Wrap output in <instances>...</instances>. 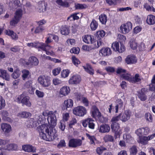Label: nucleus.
<instances>
[{
    "mask_svg": "<svg viewBox=\"0 0 155 155\" xmlns=\"http://www.w3.org/2000/svg\"><path fill=\"white\" fill-rule=\"evenodd\" d=\"M56 2L59 6L68 8L69 6V4L68 2H63L62 0H57Z\"/></svg>",
    "mask_w": 155,
    "mask_h": 155,
    "instance_id": "34",
    "label": "nucleus"
},
{
    "mask_svg": "<svg viewBox=\"0 0 155 155\" xmlns=\"http://www.w3.org/2000/svg\"><path fill=\"white\" fill-rule=\"evenodd\" d=\"M22 150L25 152L28 153L36 152V147L30 144H24L22 146Z\"/></svg>",
    "mask_w": 155,
    "mask_h": 155,
    "instance_id": "14",
    "label": "nucleus"
},
{
    "mask_svg": "<svg viewBox=\"0 0 155 155\" xmlns=\"http://www.w3.org/2000/svg\"><path fill=\"white\" fill-rule=\"evenodd\" d=\"M131 113L128 110H125L123 113L120 114V120L123 122H126L128 120L130 117Z\"/></svg>",
    "mask_w": 155,
    "mask_h": 155,
    "instance_id": "13",
    "label": "nucleus"
},
{
    "mask_svg": "<svg viewBox=\"0 0 155 155\" xmlns=\"http://www.w3.org/2000/svg\"><path fill=\"white\" fill-rule=\"evenodd\" d=\"M111 47L115 51H118L120 53H122L125 50V48L124 45L121 43H120V48H119V43L117 41L114 42L112 44Z\"/></svg>",
    "mask_w": 155,
    "mask_h": 155,
    "instance_id": "8",
    "label": "nucleus"
},
{
    "mask_svg": "<svg viewBox=\"0 0 155 155\" xmlns=\"http://www.w3.org/2000/svg\"><path fill=\"white\" fill-rule=\"evenodd\" d=\"M20 19L14 17V18L10 22V25L12 26H15L18 22Z\"/></svg>",
    "mask_w": 155,
    "mask_h": 155,
    "instance_id": "51",
    "label": "nucleus"
},
{
    "mask_svg": "<svg viewBox=\"0 0 155 155\" xmlns=\"http://www.w3.org/2000/svg\"><path fill=\"white\" fill-rule=\"evenodd\" d=\"M99 53L101 56L105 57L110 55L112 53V51L109 48H103L100 50Z\"/></svg>",
    "mask_w": 155,
    "mask_h": 155,
    "instance_id": "17",
    "label": "nucleus"
},
{
    "mask_svg": "<svg viewBox=\"0 0 155 155\" xmlns=\"http://www.w3.org/2000/svg\"><path fill=\"white\" fill-rule=\"evenodd\" d=\"M1 128L5 135L8 134L12 130L11 126L9 124L6 123H2L1 124Z\"/></svg>",
    "mask_w": 155,
    "mask_h": 155,
    "instance_id": "15",
    "label": "nucleus"
},
{
    "mask_svg": "<svg viewBox=\"0 0 155 155\" xmlns=\"http://www.w3.org/2000/svg\"><path fill=\"white\" fill-rule=\"evenodd\" d=\"M129 45L131 49L133 50L136 49L137 47V43L135 39L130 40L129 42Z\"/></svg>",
    "mask_w": 155,
    "mask_h": 155,
    "instance_id": "35",
    "label": "nucleus"
},
{
    "mask_svg": "<svg viewBox=\"0 0 155 155\" xmlns=\"http://www.w3.org/2000/svg\"><path fill=\"white\" fill-rule=\"evenodd\" d=\"M111 129L115 133V135L117 137H120L122 133V130L120 127V124L118 123L111 124Z\"/></svg>",
    "mask_w": 155,
    "mask_h": 155,
    "instance_id": "7",
    "label": "nucleus"
},
{
    "mask_svg": "<svg viewBox=\"0 0 155 155\" xmlns=\"http://www.w3.org/2000/svg\"><path fill=\"white\" fill-rule=\"evenodd\" d=\"M125 61L126 63L128 64H134L137 62V59L135 55L131 54L127 57Z\"/></svg>",
    "mask_w": 155,
    "mask_h": 155,
    "instance_id": "11",
    "label": "nucleus"
},
{
    "mask_svg": "<svg viewBox=\"0 0 155 155\" xmlns=\"http://www.w3.org/2000/svg\"><path fill=\"white\" fill-rule=\"evenodd\" d=\"M5 105V101L4 98L0 96V110L4 107Z\"/></svg>",
    "mask_w": 155,
    "mask_h": 155,
    "instance_id": "59",
    "label": "nucleus"
},
{
    "mask_svg": "<svg viewBox=\"0 0 155 155\" xmlns=\"http://www.w3.org/2000/svg\"><path fill=\"white\" fill-rule=\"evenodd\" d=\"M143 128H140L137 130L135 131V134L139 136H141L142 135H144L143 134Z\"/></svg>",
    "mask_w": 155,
    "mask_h": 155,
    "instance_id": "63",
    "label": "nucleus"
},
{
    "mask_svg": "<svg viewBox=\"0 0 155 155\" xmlns=\"http://www.w3.org/2000/svg\"><path fill=\"white\" fill-rule=\"evenodd\" d=\"M22 4L24 6L23 10L24 11L25 10V7H26L27 9L31 7V3L28 1H27L25 0H23L22 1Z\"/></svg>",
    "mask_w": 155,
    "mask_h": 155,
    "instance_id": "41",
    "label": "nucleus"
},
{
    "mask_svg": "<svg viewBox=\"0 0 155 155\" xmlns=\"http://www.w3.org/2000/svg\"><path fill=\"white\" fill-rule=\"evenodd\" d=\"M31 115V114L28 112L23 111L19 114L18 115L22 118H27L30 117Z\"/></svg>",
    "mask_w": 155,
    "mask_h": 155,
    "instance_id": "42",
    "label": "nucleus"
},
{
    "mask_svg": "<svg viewBox=\"0 0 155 155\" xmlns=\"http://www.w3.org/2000/svg\"><path fill=\"white\" fill-rule=\"evenodd\" d=\"M147 137L145 136H140L139 137L137 142L143 145H146L147 144L148 142Z\"/></svg>",
    "mask_w": 155,
    "mask_h": 155,
    "instance_id": "30",
    "label": "nucleus"
},
{
    "mask_svg": "<svg viewBox=\"0 0 155 155\" xmlns=\"http://www.w3.org/2000/svg\"><path fill=\"white\" fill-rule=\"evenodd\" d=\"M150 90L151 91H155V78L153 76L152 80V83L149 85Z\"/></svg>",
    "mask_w": 155,
    "mask_h": 155,
    "instance_id": "55",
    "label": "nucleus"
},
{
    "mask_svg": "<svg viewBox=\"0 0 155 155\" xmlns=\"http://www.w3.org/2000/svg\"><path fill=\"white\" fill-rule=\"evenodd\" d=\"M105 32L103 30L97 31L95 35L97 39H102L105 35Z\"/></svg>",
    "mask_w": 155,
    "mask_h": 155,
    "instance_id": "32",
    "label": "nucleus"
},
{
    "mask_svg": "<svg viewBox=\"0 0 155 155\" xmlns=\"http://www.w3.org/2000/svg\"><path fill=\"white\" fill-rule=\"evenodd\" d=\"M69 33V30L68 27L66 26H64L62 27L61 31V34L64 35H68Z\"/></svg>",
    "mask_w": 155,
    "mask_h": 155,
    "instance_id": "46",
    "label": "nucleus"
},
{
    "mask_svg": "<svg viewBox=\"0 0 155 155\" xmlns=\"http://www.w3.org/2000/svg\"><path fill=\"white\" fill-rule=\"evenodd\" d=\"M132 25L130 22H128L126 23L123 24L120 27L119 31L123 34L128 33L132 29Z\"/></svg>",
    "mask_w": 155,
    "mask_h": 155,
    "instance_id": "6",
    "label": "nucleus"
},
{
    "mask_svg": "<svg viewBox=\"0 0 155 155\" xmlns=\"http://www.w3.org/2000/svg\"><path fill=\"white\" fill-rule=\"evenodd\" d=\"M121 77L124 79L131 82L132 76L130 74H122L121 75Z\"/></svg>",
    "mask_w": 155,
    "mask_h": 155,
    "instance_id": "43",
    "label": "nucleus"
},
{
    "mask_svg": "<svg viewBox=\"0 0 155 155\" xmlns=\"http://www.w3.org/2000/svg\"><path fill=\"white\" fill-rule=\"evenodd\" d=\"M103 41L102 39H97L96 44L95 43V45L93 47H92V48L94 49L98 48L101 45Z\"/></svg>",
    "mask_w": 155,
    "mask_h": 155,
    "instance_id": "47",
    "label": "nucleus"
},
{
    "mask_svg": "<svg viewBox=\"0 0 155 155\" xmlns=\"http://www.w3.org/2000/svg\"><path fill=\"white\" fill-rule=\"evenodd\" d=\"M38 82L43 87H48L50 84V81L48 76L46 75L40 76L38 79Z\"/></svg>",
    "mask_w": 155,
    "mask_h": 155,
    "instance_id": "5",
    "label": "nucleus"
},
{
    "mask_svg": "<svg viewBox=\"0 0 155 155\" xmlns=\"http://www.w3.org/2000/svg\"><path fill=\"white\" fill-rule=\"evenodd\" d=\"M22 73L21 77L23 80L28 79L31 77L30 73L28 70L24 69L22 71Z\"/></svg>",
    "mask_w": 155,
    "mask_h": 155,
    "instance_id": "27",
    "label": "nucleus"
},
{
    "mask_svg": "<svg viewBox=\"0 0 155 155\" xmlns=\"http://www.w3.org/2000/svg\"><path fill=\"white\" fill-rule=\"evenodd\" d=\"M118 108L119 105L118 104L116 105L115 107H114L111 104L109 106L108 111L110 113H113L114 112L117 113L118 112Z\"/></svg>",
    "mask_w": 155,
    "mask_h": 155,
    "instance_id": "31",
    "label": "nucleus"
},
{
    "mask_svg": "<svg viewBox=\"0 0 155 155\" xmlns=\"http://www.w3.org/2000/svg\"><path fill=\"white\" fill-rule=\"evenodd\" d=\"M145 117L146 120L150 122H152L153 120V118L151 114L149 113H146L145 115Z\"/></svg>",
    "mask_w": 155,
    "mask_h": 155,
    "instance_id": "60",
    "label": "nucleus"
},
{
    "mask_svg": "<svg viewBox=\"0 0 155 155\" xmlns=\"http://www.w3.org/2000/svg\"><path fill=\"white\" fill-rule=\"evenodd\" d=\"M5 33L6 35L11 37V38L14 40H17L18 37L17 35L13 31L10 30H6Z\"/></svg>",
    "mask_w": 155,
    "mask_h": 155,
    "instance_id": "21",
    "label": "nucleus"
},
{
    "mask_svg": "<svg viewBox=\"0 0 155 155\" xmlns=\"http://www.w3.org/2000/svg\"><path fill=\"white\" fill-rule=\"evenodd\" d=\"M43 120L41 115H36L34 118H31L26 123L27 126L28 127L33 128L36 127L38 124Z\"/></svg>",
    "mask_w": 155,
    "mask_h": 155,
    "instance_id": "3",
    "label": "nucleus"
},
{
    "mask_svg": "<svg viewBox=\"0 0 155 155\" xmlns=\"http://www.w3.org/2000/svg\"><path fill=\"white\" fill-rule=\"evenodd\" d=\"M70 87L67 86H64L61 87L59 91V94L61 97L65 96L70 93Z\"/></svg>",
    "mask_w": 155,
    "mask_h": 155,
    "instance_id": "16",
    "label": "nucleus"
},
{
    "mask_svg": "<svg viewBox=\"0 0 155 155\" xmlns=\"http://www.w3.org/2000/svg\"><path fill=\"white\" fill-rule=\"evenodd\" d=\"M97 22L94 19H93L90 24V27L92 31H94L98 27Z\"/></svg>",
    "mask_w": 155,
    "mask_h": 155,
    "instance_id": "38",
    "label": "nucleus"
},
{
    "mask_svg": "<svg viewBox=\"0 0 155 155\" xmlns=\"http://www.w3.org/2000/svg\"><path fill=\"white\" fill-rule=\"evenodd\" d=\"M39 63L38 59L35 57L32 56L30 57L28 59V62L24 63L26 65L31 64L32 65H37Z\"/></svg>",
    "mask_w": 155,
    "mask_h": 155,
    "instance_id": "19",
    "label": "nucleus"
},
{
    "mask_svg": "<svg viewBox=\"0 0 155 155\" xmlns=\"http://www.w3.org/2000/svg\"><path fill=\"white\" fill-rule=\"evenodd\" d=\"M85 71L91 75L94 74V71L91 66L87 65L86 66H83Z\"/></svg>",
    "mask_w": 155,
    "mask_h": 155,
    "instance_id": "40",
    "label": "nucleus"
},
{
    "mask_svg": "<svg viewBox=\"0 0 155 155\" xmlns=\"http://www.w3.org/2000/svg\"><path fill=\"white\" fill-rule=\"evenodd\" d=\"M144 7L147 11L155 12V8L147 4H145Z\"/></svg>",
    "mask_w": 155,
    "mask_h": 155,
    "instance_id": "57",
    "label": "nucleus"
},
{
    "mask_svg": "<svg viewBox=\"0 0 155 155\" xmlns=\"http://www.w3.org/2000/svg\"><path fill=\"white\" fill-rule=\"evenodd\" d=\"M123 138L127 143H130L132 140V138L129 134H125L123 135Z\"/></svg>",
    "mask_w": 155,
    "mask_h": 155,
    "instance_id": "44",
    "label": "nucleus"
},
{
    "mask_svg": "<svg viewBox=\"0 0 155 155\" xmlns=\"http://www.w3.org/2000/svg\"><path fill=\"white\" fill-rule=\"evenodd\" d=\"M117 39L121 43L125 41L126 39V38L125 36L119 34L117 36Z\"/></svg>",
    "mask_w": 155,
    "mask_h": 155,
    "instance_id": "49",
    "label": "nucleus"
},
{
    "mask_svg": "<svg viewBox=\"0 0 155 155\" xmlns=\"http://www.w3.org/2000/svg\"><path fill=\"white\" fill-rule=\"evenodd\" d=\"M106 148L102 147H98L97 148L96 151L97 153L99 155H101L103 151L106 150Z\"/></svg>",
    "mask_w": 155,
    "mask_h": 155,
    "instance_id": "61",
    "label": "nucleus"
},
{
    "mask_svg": "<svg viewBox=\"0 0 155 155\" xmlns=\"http://www.w3.org/2000/svg\"><path fill=\"white\" fill-rule=\"evenodd\" d=\"M145 89H142L138 94V97L141 101H145L147 99V97L145 93Z\"/></svg>",
    "mask_w": 155,
    "mask_h": 155,
    "instance_id": "25",
    "label": "nucleus"
},
{
    "mask_svg": "<svg viewBox=\"0 0 155 155\" xmlns=\"http://www.w3.org/2000/svg\"><path fill=\"white\" fill-rule=\"evenodd\" d=\"M20 75V72L18 69H16L12 74V77L14 79L18 78Z\"/></svg>",
    "mask_w": 155,
    "mask_h": 155,
    "instance_id": "45",
    "label": "nucleus"
},
{
    "mask_svg": "<svg viewBox=\"0 0 155 155\" xmlns=\"http://www.w3.org/2000/svg\"><path fill=\"white\" fill-rule=\"evenodd\" d=\"M73 101L71 99H68L64 102V106L65 108H71L73 106Z\"/></svg>",
    "mask_w": 155,
    "mask_h": 155,
    "instance_id": "28",
    "label": "nucleus"
},
{
    "mask_svg": "<svg viewBox=\"0 0 155 155\" xmlns=\"http://www.w3.org/2000/svg\"><path fill=\"white\" fill-rule=\"evenodd\" d=\"M147 23L149 25H153L155 24V16L149 15H147Z\"/></svg>",
    "mask_w": 155,
    "mask_h": 155,
    "instance_id": "24",
    "label": "nucleus"
},
{
    "mask_svg": "<svg viewBox=\"0 0 155 155\" xmlns=\"http://www.w3.org/2000/svg\"><path fill=\"white\" fill-rule=\"evenodd\" d=\"M77 122L76 119L75 118H73L70 121L68 127L70 128H72L73 125H74Z\"/></svg>",
    "mask_w": 155,
    "mask_h": 155,
    "instance_id": "53",
    "label": "nucleus"
},
{
    "mask_svg": "<svg viewBox=\"0 0 155 155\" xmlns=\"http://www.w3.org/2000/svg\"><path fill=\"white\" fill-rule=\"evenodd\" d=\"M21 103L28 107H30L31 105V103L29 101V97H28L25 96V95L22 99Z\"/></svg>",
    "mask_w": 155,
    "mask_h": 155,
    "instance_id": "33",
    "label": "nucleus"
},
{
    "mask_svg": "<svg viewBox=\"0 0 155 155\" xmlns=\"http://www.w3.org/2000/svg\"><path fill=\"white\" fill-rule=\"evenodd\" d=\"M73 113L75 115L80 117H83L87 113L86 109L82 106H78L74 108Z\"/></svg>",
    "mask_w": 155,
    "mask_h": 155,
    "instance_id": "4",
    "label": "nucleus"
},
{
    "mask_svg": "<svg viewBox=\"0 0 155 155\" xmlns=\"http://www.w3.org/2000/svg\"><path fill=\"white\" fill-rule=\"evenodd\" d=\"M5 150L8 151H16L18 149V145L15 143H10L7 144L5 147Z\"/></svg>",
    "mask_w": 155,
    "mask_h": 155,
    "instance_id": "18",
    "label": "nucleus"
},
{
    "mask_svg": "<svg viewBox=\"0 0 155 155\" xmlns=\"http://www.w3.org/2000/svg\"><path fill=\"white\" fill-rule=\"evenodd\" d=\"M38 11L39 12H43L46 10V6L45 3L44 2H40L38 4L37 8Z\"/></svg>",
    "mask_w": 155,
    "mask_h": 155,
    "instance_id": "23",
    "label": "nucleus"
},
{
    "mask_svg": "<svg viewBox=\"0 0 155 155\" xmlns=\"http://www.w3.org/2000/svg\"><path fill=\"white\" fill-rule=\"evenodd\" d=\"M81 81L80 76L78 74L73 75L71 76L68 80L69 84H77Z\"/></svg>",
    "mask_w": 155,
    "mask_h": 155,
    "instance_id": "9",
    "label": "nucleus"
},
{
    "mask_svg": "<svg viewBox=\"0 0 155 155\" xmlns=\"http://www.w3.org/2000/svg\"><path fill=\"white\" fill-rule=\"evenodd\" d=\"M32 81H28L24 84L23 88L24 89H28L32 86Z\"/></svg>",
    "mask_w": 155,
    "mask_h": 155,
    "instance_id": "64",
    "label": "nucleus"
},
{
    "mask_svg": "<svg viewBox=\"0 0 155 155\" xmlns=\"http://www.w3.org/2000/svg\"><path fill=\"white\" fill-rule=\"evenodd\" d=\"M72 60L73 64L76 66L80 63V61L78 58L74 56H72Z\"/></svg>",
    "mask_w": 155,
    "mask_h": 155,
    "instance_id": "52",
    "label": "nucleus"
},
{
    "mask_svg": "<svg viewBox=\"0 0 155 155\" xmlns=\"http://www.w3.org/2000/svg\"><path fill=\"white\" fill-rule=\"evenodd\" d=\"M0 77L6 81H10V75L5 70L0 69Z\"/></svg>",
    "mask_w": 155,
    "mask_h": 155,
    "instance_id": "22",
    "label": "nucleus"
},
{
    "mask_svg": "<svg viewBox=\"0 0 155 155\" xmlns=\"http://www.w3.org/2000/svg\"><path fill=\"white\" fill-rule=\"evenodd\" d=\"M78 13H74L71 15L70 17H68L67 19L68 20H77L79 18V17L77 16L78 14H79Z\"/></svg>",
    "mask_w": 155,
    "mask_h": 155,
    "instance_id": "58",
    "label": "nucleus"
},
{
    "mask_svg": "<svg viewBox=\"0 0 155 155\" xmlns=\"http://www.w3.org/2000/svg\"><path fill=\"white\" fill-rule=\"evenodd\" d=\"M91 118H87L83 120L82 122L83 126L84 127H86L88 125V126L89 122L88 121L91 120Z\"/></svg>",
    "mask_w": 155,
    "mask_h": 155,
    "instance_id": "62",
    "label": "nucleus"
},
{
    "mask_svg": "<svg viewBox=\"0 0 155 155\" xmlns=\"http://www.w3.org/2000/svg\"><path fill=\"white\" fill-rule=\"evenodd\" d=\"M99 110L97 108L96 106H93L92 107L91 110L92 116L93 117H96V114L97 112H98Z\"/></svg>",
    "mask_w": 155,
    "mask_h": 155,
    "instance_id": "54",
    "label": "nucleus"
},
{
    "mask_svg": "<svg viewBox=\"0 0 155 155\" xmlns=\"http://www.w3.org/2000/svg\"><path fill=\"white\" fill-rule=\"evenodd\" d=\"M56 112H53L51 111L47 110L43 112L42 115L44 117H43V120L45 119V117L48 116V120L49 124L52 126H55L56 124Z\"/></svg>",
    "mask_w": 155,
    "mask_h": 155,
    "instance_id": "2",
    "label": "nucleus"
},
{
    "mask_svg": "<svg viewBox=\"0 0 155 155\" xmlns=\"http://www.w3.org/2000/svg\"><path fill=\"white\" fill-rule=\"evenodd\" d=\"M130 151L131 155H136L137 152V147L135 146H133L130 148Z\"/></svg>",
    "mask_w": 155,
    "mask_h": 155,
    "instance_id": "50",
    "label": "nucleus"
},
{
    "mask_svg": "<svg viewBox=\"0 0 155 155\" xmlns=\"http://www.w3.org/2000/svg\"><path fill=\"white\" fill-rule=\"evenodd\" d=\"M83 40L85 43L87 44H93L94 42V38L93 36L85 35L83 37Z\"/></svg>",
    "mask_w": 155,
    "mask_h": 155,
    "instance_id": "20",
    "label": "nucleus"
},
{
    "mask_svg": "<svg viewBox=\"0 0 155 155\" xmlns=\"http://www.w3.org/2000/svg\"><path fill=\"white\" fill-rule=\"evenodd\" d=\"M42 43L35 41L27 43V45L29 47L40 48Z\"/></svg>",
    "mask_w": 155,
    "mask_h": 155,
    "instance_id": "26",
    "label": "nucleus"
},
{
    "mask_svg": "<svg viewBox=\"0 0 155 155\" xmlns=\"http://www.w3.org/2000/svg\"><path fill=\"white\" fill-rule=\"evenodd\" d=\"M99 19L100 22L103 24H105L107 21V17L104 14L100 15L99 17Z\"/></svg>",
    "mask_w": 155,
    "mask_h": 155,
    "instance_id": "36",
    "label": "nucleus"
},
{
    "mask_svg": "<svg viewBox=\"0 0 155 155\" xmlns=\"http://www.w3.org/2000/svg\"><path fill=\"white\" fill-rule=\"evenodd\" d=\"M40 49L46 52V54L48 55L53 56L54 53L51 50L52 47L48 45H46L45 44L41 43Z\"/></svg>",
    "mask_w": 155,
    "mask_h": 155,
    "instance_id": "10",
    "label": "nucleus"
},
{
    "mask_svg": "<svg viewBox=\"0 0 155 155\" xmlns=\"http://www.w3.org/2000/svg\"><path fill=\"white\" fill-rule=\"evenodd\" d=\"M40 137L44 140L51 141L57 137L56 130L51 128L47 124H43L37 128Z\"/></svg>",
    "mask_w": 155,
    "mask_h": 155,
    "instance_id": "1",
    "label": "nucleus"
},
{
    "mask_svg": "<svg viewBox=\"0 0 155 155\" xmlns=\"http://www.w3.org/2000/svg\"><path fill=\"white\" fill-rule=\"evenodd\" d=\"M120 120V117L119 115L116 116L114 117L111 120V124L117 123V122Z\"/></svg>",
    "mask_w": 155,
    "mask_h": 155,
    "instance_id": "56",
    "label": "nucleus"
},
{
    "mask_svg": "<svg viewBox=\"0 0 155 155\" xmlns=\"http://www.w3.org/2000/svg\"><path fill=\"white\" fill-rule=\"evenodd\" d=\"M141 80V78L140 76L138 74H135L134 77H132L131 79V82L136 83L140 82Z\"/></svg>",
    "mask_w": 155,
    "mask_h": 155,
    "instance_id": "39",
    "label": "nucleus"
},
{
    "mask_svg": "<svg viewBox=\"0 0 155 155\" xmlns=\"http://www.w3.org/2000/svg\"><path fill=\"white\" fill-rule=\"evenodd\" d=\"M82 144L81 140L77 139H71L68 143L69 146L72 147H76L81 146Z\"/></svg>",
    "mask_w": 155,
    "mask_h": 155,
    "instance_id": "12",
    "label": "nucleus"
},
{
    "mask_svg": "<svg viewBox=\"0 0 155 155\" xmlns=\"http://www.w3.org/2000/svg\"><path fill=\"white\" fill-rule=\"evenodd\" d=\"M23 14V12L22 10L21 9L18 8L16 10L15 12L14 17L20 20Z\"/></svg>",
    "mask_w": 155,
    "mask_h": 155,
    "instance_id": "37",
    "label": "nucleus"
},
{
    "mask_svg": "<svg viewBox=\"0 0 155 155\" xmlns=\"http://www.w3.org/2000/svg\"><path fill=\"white\" fill-rule=\"evenodd\" d=\"M110 129V127L107 124L101 125L100 127L99 131L101 133H106L109 132Z\"/></svg>",
    "mask_w": 155,
    "mask_h": 155,
    "instance_id": "29",
    "label": "nucleus"
},
{
    "mask_svg": "<svg viewBox=\"0 0 155 155\" xmlns=\"http://www.w3.org/2000/svg\"><path fill=\"white\" fill-rule=\"evenodd\" d=\"M70 73V71L68 69L64 70L61 71V76L63 78L67 77L69 75Z\"/></svg>",
    "mask_w": 155,
    "mask_h": 155,
    "instance_id": "48",
    "label": "nucleus"
}]
</instances>
